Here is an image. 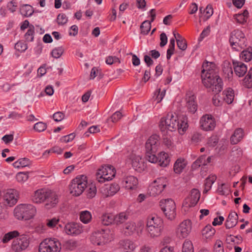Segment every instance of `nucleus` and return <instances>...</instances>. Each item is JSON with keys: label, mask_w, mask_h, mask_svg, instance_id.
Here are the masks:
<instances>
[{"label": "nucleus", "mask_w": 252, "mask_h": 252, "mask_svg": "<svg viewBox=\"0 0 252 252\" xmlns=\"http://www.w3.org/2000/svg\"><path fill=\"white\" fill-rule=\"evenodd\" d=\"M113 238V234L109 229H101L93 232L90 236V241L94 245L100 246L110 242Z\"/></svg>", "instance_id": "423d86ee"}, {"label": "nucleus", "mask_w": 252, "mask_h": 252, "mask_svg": "<svg viewBox=\"0 0 252 252\" xmlns=\"http://www.w3.org/2000/svg\"><path fill=\"white\" fill-rule=\"evenodd\" d=\"M47 128V125L42 122L36 123L33 126V129L39 132L44 131Z\"/></svg>", "instance_id": "3c124183"}, {"label": "nucleus", "mask_w": 252, "mask_h": 252, "mask_svg": "<svg viewBox=\"0 0 252 252\" xmlns=\"http://www.w3.org/2000/svg\"><path fill=\"white\" fill-rule=\"evenodd\" d=\"M31 161L28 158H22L13 163V165L14 167L19 168L28 166L31 164Z\"/></svg>", "instance_id": "c9c22d12"}, {"label": "nucleus", "mask_w": 252, "mask_h": 252, "mask_svg": "<svg viewBox=\"0 0 252 252\" xmlns=\"http://www.w3.org/2000/svg\"><path fill=\"white\" fill-rule=\"evenodd\" d=\"M21 14L26 17H29L32 14L33 10L32 7L29 4H24L20 9Z\"/></svg>", "instance_id": "f704fd0d"}, {"label": "nucleus", "mask_w": 252, "mask_h": 252, "mask_svg": "<svg viewBox=\"0 0 252 252\" xmlns=\"http://www.w3.org/2000/svg\"><path fill=\"white\" fill-rule=\"evenodd\" d=\"M217 177L215 175H211L209 176L206 180L204 183L205 189L203 191L204 193H206L211 188L212 184L216 181Z\"/></svg>", "instance_id": "4c0bfd02"}, {"label": "nucleus", "mask_w": 252, "mask_h": 252, "mask_svg": "<svg viewBox=\"0 0 252 252\" xmlns=\"http://www.w3.org/2000/svg\"><path fill=\"white\" fill-rule=\"evenodd\" d=\"M64 231L68 235L77 236L83 232V226L80 223L68 222L65 225Z\"/></svg>", "instance_id": "f8f14e48"}, {"label": "nucleus", "mask_w": 252, "mask_h": 252, "mask_svg": "<svg viewBox=\"0 0 252 252\" xmlns=\"http://www.w3.org/2000/svg\"><path fill=\"white\" fill-rule=\"evenodd\" d=\"M242 84L246 88H252V68L250 69L245 78L242 80Z\"/></svg>", "instance_id": "72a5a7b5"}, {"label": "nucleus", "mask_w": 252, "mask_h": 252, "mask_svg": "<svg viewBox=\"0 0 252 252\" xmlns=\"http://www.w3.org/2000/svg\"><path fill=\"white\" fill-rule=\"evenodd\" d=\"M159 127L162 132L169 130L173 131L178 129L181 134H184L188 127L187 121L185 120L178 121L177 116L172 113H169L160 121Z\"/></svg>", "instance_id": "f03ea898"}, {"label": "nucleus", "mask_w": 252, "mask_h": 252, "mask_svg": "<svg viewBox=\"0 0 252 252\" xmlns=\"http://www.w3.org/2000/svg\"><path fill=\"white\" fill-rule=\"evenodd\" d=\"M34 27L33 25H30L29 29L25 34L26 41H32L34 38Z\"/></svg>", "instance_id": "49530a36"}, {"label": "nucleus", "mask_w": 252, "mask_h": 252, "mask_svg": "<svg viewBox=\"0 0 252 252\" xmlns=\"http://www.w3.org/2000/svg\"><path fill=\"white\" fill-rule=\"evenodd\" d=\"M200 126L204 131L213 130L216 126L214 118L210 115H203L200 120Z\"/></svg>", "instance_id": "ddd939ff"}, {"label": "nucleus", "mask_w": 252, "mask_h": 252, "mask_svg": "<svg viewBox=\"0 0 252 252\" xmlns=\"http://www.w3.org/2000/svg\"><path fill=\"white\" fill-rule=\"evenodd\" d=\"M163 228L162 220L157 215L148 217L146 224V230L151 237H157L160 235Z\"/></svg>", "instance_id": "7ed1b4c3"}, {"label": "nucleus", "mask_w": 252, "mask_h": 252, "mask_svg": "<svg viewBox=\"0 0 252 252\" xmlns=\"http://www.w3.org/2000/svg\"><path fill=\"white\" fill-rule=\"evenodd\" d=\"M187 164V161L183 158H179L175 161L173 169L177 174H180L185 168Z\"/></svg>", "instance_id": "b1692460"}, {"label": "nucleus", "mask_w": 252, "mask_h": 252, "mask_svg": "<svg viewBox=\"0 0 252 252\" xmlns=\"http://www.w3.org/2000/svg\"><path fill=\"white\" fill-rule=\"evenodd\" d=\"M159 144V137L156 134L150 136L146 142L145 158L151 163H156L158 161L156 153Z\"/></svg>", "instance_id": "20e7f679"}, {"label": "nucleus", "mask_w": 252, "mask_h": 252, "mask_svg": "<svg viewBox=\"0 0 252 252\" xmlns=\"http://www.w3.org/2000/svg\"><path fill=\"white\" fill-rule=\"evenodd\" d=\"M77 246V242L73 240H69L65 243L66 248L71 251L76 248Z\"/></svg>", "instance_id": "e2e57ef3"}, {"label": "nucleus", "mask_w": 252, "mask_h": 252, "mask_svg": "<svg viewBox=\"0 0 252 252\" xmlns=\"http://www.w3.org/2000/svg\"><path fill=\"white\" fill-rule=\"evenodd\" d=\"M240 58L246 62L250 61L252 59V48L249 47L242 51L240 54Z\"/></svg>", "instance_id": "7c9ffc66"}, {"label": "nucleus", "mask_w": 252, "mask_h": 252, "mask_svg": "<svg viewBox=\"0 0 252 252\" xmlns=\"http://www.w3.org/2000/svg\"><path fill=\"white\" fill-rule=\"evenodd\" d=\"M88 181L87 177L79 175L73 179L70 185V193L74 196H79L87 187Z\"/></svg>", "instance_id": "0eeeda50"}, {"label": "nucleus", "mask_w": 252, "mask_h": 252, "mask_svg": "<svg viewBox=\"0 0 252 252\" xmlns=\"http://www.w3.org/2000/svg\"><path fill=\"white\" fill-rule=\"evenodd\" d=\"M132 166L135 170L142 169L143 165V160L139 156H135L132 159Z\"/></svg>", "instance_id": "e433bc0d"}, {"label": "nucleus", "mask_w": 252, "mask_h": 252, "mask_svg": "<svg viewBox=\"0 0 252 252\" xmlns=\"http://www.w3.org/2000/svg\"><path fill=\"white\" fill-rule=\"evenodd\" d=\"M224 100L228 104H231L234 98V92L231 88H228L226 90L223 92Z\"/></svg>", "instance_id": "c756f323"}, {"label": "nucleus", "mask_w": 252, "mask_h": 252, "mask_svg": "<svg viewBox=\"0 0 252 252\" xmlns=\"http://www.w3.org/2000/svg\"><path fill=\"white\" fill-rule=\"evenodd\" d=\"M60 242L55 238H47L42 241L39 246V252H60Z\"/></svg>", "instance_id": "6e6552de"}, {"label": "nucleus", "mask_w": 252, "mask_h": 252, "mask_svg": "<svg viewBox=\"0 0 252 252\" xmlns=\"http://www.w3.org/2000/svg\"><path fill=\"white\" fill-rule=\"evenodd\" d=\"M59 220L56 218H53L50 220H47L46 225L48 227L53 228L56 227V225L58 223Z\"/></svg>", "instance_id": "052dcab7"}, {"label": "nucleus", "mask_w": 252, "mask_h": 252, "mask_svg": "<svg viewBox=\"0 0 252 252\" xmlns=\"http://www.w3.org/2000/svg\"><path fill=\"white\" fill-rule=\"evenodd\" d=\"M205 13V16L206 19H209L213 14V9L211 5H208L206 7L205 10H203Z\"/></svg>", "instance_id": "338daca9"}, {"label": "nucleus", "mask_w": 252, "mask_h": 252, "mask_svg": "<svg viewBox=\"0 0 252 252\" xmlns=\"http://www.w3.org/2000/svg\"><path fill=\"white\" fill-rule=\"evenodd\" d=\"M247 71V67L246 64L241 62H237V76L239 77L244 76Z\"/></svg>", "instance_id": "a18cd8bd"}, {"label": "nucleus", "mask_w": 252, "mask_h": 252, "mask_svg": "<svg viewBox=\"0 0 252 252\" xmlns=\"http://www.w3.org/2000/svg\"><path fill=\"white\" fill-rule=\"evenodd\" d=\"M28 175L26 172H19L16 175V179L18 182L22 183L27 181Z\"/></svg>", "instance_id": "13d9d810"}, {"label": "nucleus", "mask_w": 252, "mask_h": 252, "mask_svg": "<svg viewBox=\"0 0 252 252\" xmlns=\"http://www.w3.org/2000/svg\"><path fill=\"white\" fill-rule=\"evenodd\" d=\"M162 133V139L163 143L165 146L168 148L172 146L173 143L172 142V137L170 135H169L167 131H165Z\"/></svg>", "instance_id": "ea45409f"}, {"label": "nucleus", "mask_w": 252, "mask_h": 252, "mask_svg": "<svg viewBox=\"0 0 252 252\" xmlns=\"http://www.w3.org/2000/svg\"><path fill=\"white\" fill-rule=\"evenodd\" d=\"M137 231V226L135 222L128 221L123 227V232L127 236L134 234Z\"/></svg>", "instance_id": "412c9836"}, {"label": "nucleus", "mask_w": 252, "mask_h": 252, "mask_svg": "<svg viewBox=\"0 0 252 252\" xmlns=\"http://www.w3.org/2000/svg\"><path fill=\"white\" fill-rule=\"evenodd\" d=\"M59 202L58 196L54 191L49 190L47 196L44 201L45 208L50 209L55 207Z\"/></svg>", "instance_id": "6ab92c4d"}, {"label": "nucleus", "mask_w": 252, "mask_h": 252, "mask_svg": "<svg viewBox=\"0 0 252 252\" xmlns=\"http://www.w3.org/2000/svg\"><path fill=\"white\" fill-rule=\"evenodd\" d=\"M216 230L210 224L207 225L202 230L203 236L206 239L212 238L215 234Z\"/></svg>", "instance_id": "c85d7f7f"}, {"label": "nucleus", "mask_w": 252, "mask_h": 252, "mask_svg": "<svg viewBox=\"0 0 252 252\" xmlns=\"http://www.w3.org/2000/svg\"><path fill=\"white\" fill-rule=\"evenodd\" d=\"M177 44L178 48L183 51L187 49V43L185 38L180 40L179 39L177 40Z\"/></svg>", "instance_id": "0e129e2a"}, {"label": "nucleus", "mask_w": 252, "mask_h": 252, "mask_svg": "<svg viewBox=\"0 0 252 252\" xmlns=\"http://www.w3.org/2000/svg\"><path fill=\"white\" fill-rule=\"evenodd\" d=\"M182 252H193V247L191 241H185L183 245Z\"/></svg>", "instance_id": "8fccbe9b"}, {"label": "nucleus", "mask_w": 252, "mask_h": 252, "mask_svg": "<svg viewBox=\"0 0 252 252\" xmlns=\"http://www.w3.org/2000/svg\"><path fill=\"white\" fill-rule=\"evenodd\" d=\"M157 158L158 159L156 163L158 162V164L161 166L165 167L170 162V158L168 154L164 152H160Z\"/></svg>", "instance_id": "a878e982"}, {"label": "nucleus", "mask_w": 252, "mask_h": 252, "mask_svg": "<svg viewBox=\"0 0 252 252\" xmlns=\"http://www.w3.org/2000/svg\"><path fill=\"white\" fill-rule=\"evenodd\" d=\"M35 213L36 208L31 204H20L14 210V216L18 220H30Z\"/></svg>", "instance_id": "39448f33"}, {"label": "nucleus", "mask_w": 252, "mask_h": 252, "mask_svg": "<svg viewBox=\"0 0 252 252\" xmlns=\"http://www.w3.org/2000/svg\"><path fill=\"white\" fill-rule=\"evenodd\" d=\"M67 17L64 13H60L58 15L57 22L59 25H63L67 23Z\"/></svg>", "instance_id": "864d4df0"}, {"label": "nucleus", "mask_w": 252, "mask_h": 252, "mask_svg": "<svg viewBox=\"0 0 252 252\" xmlns=\"http://www.w3.org/2000/svg\"><path fill=\"white\" fill-rule=\"evenodd\" d=\"M219 142V138L216 135H213L208 140L207 145L211 147H215Z\"/></svg>", "instance_id": "4d7b16f0"}, {"label": "nucleus", "mask_w": 252, "mask_h": 252, "mask_svg": "<svg viewBox=\"0 0 252 252\" xmlns=\"http://www.w3.org/2000/svg\"><path fill=\"white\" fill-rule=\"evenodd\" d=\"M167 185V180L164 177L155 180L149 186L148 192L151 196H156L159 195Z\"/></svg>", "instance_id": "9b49d317"}, {"label": "nucleus", "mask_w": 252, "mask_h": 252, "mask_svg": "<svg viewBox=\"0 0 252 252\" xmlns=\"http://www.w3.org/2000/svg\"><path fill=\"white\" fill-rule=\"evenodd\" d=\"M128 216L125 212L114 216V223L119 225L122 224L128 220Z\"/></svg>", "instance_id": "473e14b6"}, {"label": "nucleus", "mask_w": 252, "mask_h": 252, "mask_svg": "<svg viewBox=\"0 0 252 252\" xmlns=\"http://www.w3.org/2000/svg\"><path fill=\"white\" fill-rule=\"evenodd\" d=\"M214 252H224L223 243L220 240H217L214 245Z\"/></svg>", "instance_id": "5fc2aeb1"}, {"label": "nucleus", "mask_w": 252, "mask_h": 252, "mask_svg": "<svg viewBox=\"0 0 252 252\" xmlns=\"http://www.w3.org/2000/svg\"><path fill=\"white\" fill-rule=\"evenodd\" d=\"M236 236L233 235H228L226 238V247L230 250L234 249L235 252H236Z\"/></svg>", "instance_id": "bb28decb"}, {"label": "nucleus", "mask_w": 252, "mask_h": 252, "mask_svg": "<svg viewBox=\"0 0 252 252\" xmlns=\"http://www.w3.org/2000/svg\"><path fill=\"white\" fill-rule=\"evenodd\" d=\"M27 48V44L22 41L17 42L15 45V49L21 52L26 51Z\"/></svg>", "instance_id": "603ef678"}, {"label": "nucleus", "mask_w": 252, "mask_h": 252, "mask_svg": "<svg viewBox=\"0 0 252 252\" xmlns=\"http://www.w3.org/2000/svg\"><path fill=\"white\" fill-rule=\"evenodd\" d=\"M122 117V115L121 113L119 111H117L113 114L110 119L112 122L115 123L121 119Z\"/></svg>", "instance_id": "774afa93"}, {"label": "nucleus", "mask_w": 252, "mask_h": 252, "mask_svg": "<svg viewBox=\"0 0 252 252\" xmlns=\"http://www.w3.org/2000/svg\"><path fill=\"white\" fill-rule=\"evenodd\" d=\"M19 233L17 230H14L9 232L3 236L2 239V242L3 243H6L14 238L19 236Z\"/></svg>", "instance_id": "58836bf2"}, {"label": "nucleus", "mask_w": 252, "mask_h": 252, "mask_svg": "<svg viewBox=\"0 0 252 252\" xmlns=\"http://www.w3.org/2000/svg\"><path fill=\"white\" fill-rule=\"evenodd\" d=\"M106 189L108 193L107 196H113L119 190L120 187L118 184L115 183L111 184Z\"/></svg>", "instance_id": "c03bdc74"}, {"label": "nucleus", "mask_w": 252, "mask_h": 252, "mask_svg": "<svg viewBox=\"0 0 252 252\" xmlns=\"http://www.w3.org/2000/svg\"><path fill=\"white\" fill-rule=\"evenodd\" d=\"M29 238L25 235H21L19 238L13 241L12 245V249L15 252H19L25 250L29 245Z\"/></svg>", "instance_id": "4468645a"}, {"label": "nucleus", "mask_w": 252, "mask_h": 252, "mask_svg": "<svg viewBox=\"0 0 252 252\" xmlns=\"http://www.w3.org/2000/svg\"><path fill=\"white\" fill-rule=\"evenodd\" d=\"M116 171L111 165L102 166L96 173V179L100 183L111 180L115 176Z\"/></svg>", "instance_id": "9d476101"}, {"label": "nucleus", "mask_w": 252, "mask_h": 252, "mask_svg": "<svg viewBox=\"0 0 252 252\" xmlns=\"http://www.w3.org/2000/svg\"><path fill=\"white\" fill-rule=\"evenodd\" d=\"M195 96L192 94L187 98V107L189 112L194 114L197 109V104L195 101Z\"/></svg>", "instance_id": "5701e85b"}, {"label": "nucleus", "mask_w": 252, "mask_h": 252, "mask_svg": "<svg viewBox=\"0 0 252 252\" xmlns=\"http://www.w3.org/2000/svg\"><path fill=\"white\" fill-rule=\"evenodd\" d=\"M63 52L64 48L63 47L60 46L54 49L51 52V55L53 58L58 59L61 57Z\"/></svg>", "instance_id": "09e8293b"}, {"label": "nucleus", "mask_w": 252, "mask_h": 252, "mask_svg": "<svg viewBox=\"0 0 252 252\" xmlns=\"http://www.w3.org/2000/svg\"><path fill=\"white\" fill-rule=\"evenodd\" d=\"M64 114L61 112L55 113L53 115V118L56 122H60L64 119Z\"/></svg>", "instance_id": "69168bd1"}, {"label": "nucleus", "mask_w": 252, "mask_h": 252, "mask_svg": "<svg viewBox=\"0 0 252 252\" xmlns=\"http://www.w3.org/2000/svg\"><path fill=\"white\" fill-rule=\"evenodd\" d=\"M49 190L41 189L36 190L32 196V201L35 203H41L44 202Z\"/></svg>", "instance_id": "aec40b11"}, {"label": "nucleus", "mask_w": 252, "mask_h": 252, "mask_svg": "<svg viewBox=\"0 0 252 252\" xmlns=\"http://www.w3.org/2000/svg\"><path fill=\"white\" fill-rule=\"evenodd\" d=\"M191 230V222L190 220H186L182 221L178 226L176 234L179 238L187 237Z\"/></svg>", "instance_id": "2eb2a0df"}, {"label": "nucleus", "mask_w": 252, "mask_h": 252, "mask_svg": "<svg viewBox=\"0 0 252 252\" xmlns=\"http://www.w3.org/2000/svg\"><path fill=\"white\" fill-rule=\"evenodd\" d=\"M200 197L199 191L195 189L191 190L189 196L185 199L183 202V206L187 208L194 206Z\"/></svg>", "instance_id": "dca6fc26"}, {"label": "nucleus", "mask_w": 252, "mask_h": 252, "mask_svg": "<svg viewBox=\"0 0 252 252\" xmlns=\"http://www.w3.org/2000/svg\"><path fill=\"white\" fill-rule=\"evenodd\" d=\"M18 198V192L14 189H8L3 196V204L11 207L15 205Z\"/></svg>", "instance_id": "f3484780"}, {"label": "nucleus", "mask_w": 252, "mask_h": 252, "mask_svg": "<svg viewBox=\"0 0 252 252\" xmlns=\"http://www.w3.org/2000/svg\"><path fill=\"white\" fill-rule=\"evenodd\" d=\"M218 191L219 194L222 195H227L229 192L227 186L224 184L219 187Z\"/></svg>", "instance_id": "6e6d98bb"}, {"label": "nucleus", "mask_w": 252, "mask_h": 252, "mask_svg": "<svg viewBox=\"0 0 252 252\" xmlns=\"http://www.w3.org/2000/svg\"><path fill=\"white\" fill-rule=\"evenodd\" d=\"M236 32L235 31H233L231 32L229 38V42L230 45L233 49H235L234 46H235V43L236 42Z\"/></svg>", "instance_id": "680f3d73"}, {"label": "nucleus", "mask_w": 252, "mask_h": 252, "mask_svg": "<svg viewBox=\"0 0 252 252\" xmlns=\"http://www.w3.org/2000/svg\"><path fill=\"white\" fill-rule=\"evenodd\" d=\"M161 209L166 218L169 220H174L176 216V205L171 199H166L160 201Z\"/></svg>", "instance_id": "1a4fd4ad"}, {"label": "nucleus", "mask_w": 252, "mask_h": 252, "mask_svg": "<svg viewBox=\"0 0 252 252\" xmlns=\"http://www.w3.org/2000/svg\"><path fill=\"white\" fill-rule=\"evenodd\" d=\"M122 184L126 189L133 190L137 188L138 180L134 176L126 175L123 177Z\"/></svg>", "instance_id": "a211bd4d"}, {"label": "nucleus", "mask_w": 252, "mask_h": 252, "mask_svg": "<svg viewBox=\"0 0 252 252\" xmlns=\"http://www.w3.org/2000/svg\"><path fill=\"white\" fill-rule=\"evenodd\" d=\"M249 13L245 9L242 13H237V23L244 24L247 22Z\"/></svg>", "instance_id": "79ce46f5"}, {"label": "nucleus", "mask_w": 252, "mask_h": 252, "mask_svg": "<svg viewBox=\"0 0 252 252\" xmlns=\"http://www.w3.org/2000/svg\"><path fill=\"white\" fill-rule=\"evenodd\" d=\"M236 225V213L231 211L227 217L225 225L227 229H230Z\"/></svg>", "instance_id": "393cba45"}, {"label": "nucleus", "mask_w": 252, "mask_h": 252, "mask_svg": "<svg viewBox=\"0 0 252 252\" xmlns=\"http://www.w3.org/2000/svg\"><path fill=\"white\" fill-rule=\"evenodd\" d=\"M151 28V22L148 20L144 21L140 26L141 33L147 34Z\"/></svg>", "instance_id": "a19ab883"}, {"label": "nucleus", "mask_w": 252, "mask_h": 252, "mask_svg": "<svg viewBox=\"0 0 252 252\" xmlns=\"http://www.w3.org/2000/svg\"><path fill=\"white\" fill-rule=\"evenodd\" d=\"M96 192V189L95 186L92 184L90 186L89 189L87 190V196L88 198H92L94 197Z\"/></svg>", "instance_id": "bf43d9fd"}, {"label": "nucleus", "mask_w": 252, "mask_h": 252, "mask_svg": "<svg viewBox=\"0 0 252 252\" xmlns=\"http://www.w3.org/2000/svg\"><path fill=\"white\" fill-rule=\"evenodd\" d=\"M92 219V215L88 211H84L81 212L80 215V220L84 223H89Z\"/></svg>", "instance_id": "37998d69"}, {"label": "nucleus", "mask_w": 252, "mask_h": 252, "mask_svg": "<svg viewBox=\"0 0 252 252\" xmlns=\"http://www.w3.org/2000/svg\"><path fill=\"white\" fill-rule=\"evenodd\" d=\"M208 63L211 65L212 63L206 62L202 64L201 71V78L202 83L208 89L209 92H212L214 94H218L221 91L223 88L222 79L218 74V70L213 66H208Z\"/></svg>", "instance_id": "f257e3e1"}, {"label": "nucleus", "mask_w": 252, "mask_h": 252, "mask_svg": "<svg viewBox=\"0 0 252 252\" xmlns=\"http://www.w3.org/2000/svg\"><path fill=\"white\" fill-rule=\"evenodd\" d=\"M237 36L240 37L239 42H237V44L241 49H243L246 46V38L245 36V34L241 31H237Z\"/></svg>", "instance_id": "de8ad7c7"}, {"label": "nucleus", "mask_w": 252, "mask_h": 252, "mask_svg": "<svg viewBox=\"0 0 252 252\" xmlns=\"http://www.w3.org/2000/svg\"><path fill=\"white\" fill-rule=\"evenodd\" d=\"M101 223L104 225H108L114 221V215L110 213L102 215L100 218Z\"/></svg>", "instance_id": "2f4dec72"}, {"label": "nucleus", "mask_w": 252, "mask_h": 252, "mask_svg": "<svg viewBox=\"0 0 252 252\" xmlns=\"http://www.w3.org/2000/svg\"><path fill=\"white\" fill-rule=\"evenodd\" d=\"M120 244L126 252H131L135 248V245L134 243L129 240L121 241Z\"/></svg>", "instance_id": "cd10ccee"}, {"label": "nucleus", "mask_w": 252, "mask_h": 252, "mask_svg": "<svg viewBox=\"0 0 252 252\" xmlns=\"http://www.w3.org/2000/svg\"><path fill=\"white\" fill-rule=\"evenodd\" d=\"M222 71L224 76L229 81L231 80L233 77V71L231 64L228 61H224L222 63Z\"/></svg>", "instance_id": "4be33fe9"}]
</instances>
